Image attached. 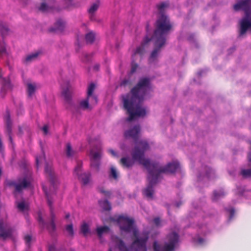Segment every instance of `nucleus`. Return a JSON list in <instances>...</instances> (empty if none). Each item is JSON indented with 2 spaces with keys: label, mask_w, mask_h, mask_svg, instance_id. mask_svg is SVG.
<instances>
[{
  "label": "nucleus",
  "mask_w": 251,
  "mask_h": 251,
  "mask_svg": "<svg viewBox=\"0 0 251 251\" xmlns=\"http://www.w3.org/2000/svg\"><path fill=\"white\" fill-rule=\"evenodd\" d=\"M1 170L0 169V176L1 175Z\"/></svg>",
  "instance_id": "obj_59"
},
{
  "label": "nucleus",
  "mask_w": 251,
  "mask_h": 251,
  "mask_svg": "<svg viewBox=\"0 0 251 251\" xmlns=\"http://www.w3.org/2000/svg\"><path fill=\"white\" fill-rule=\"evenodd\" d=\"M6 48L4 44L0 45V55L6 53Z\"/></svg>",
  "instance_id": "obj_41"
},
{
  "label": "nucleus",
  "mask_w": 251,
  "mask_h": 251,
  "mask_svg": "<svg viewBox=\"0 0 251 251\" xmlns=\"http://www.w3.org/2000/svg\"><path fill=\"white\" fill-rule=\"evenodd\" d=\"M198 243H199L200 244H202V243H203V242H204V240H203V239H202V238H199L198 239Z\"/></svg>",
  "instance_id": "obj_51"
},
{
  "label": "nucleus",
  "mask_w": 251,
  "mask_h": 251,
  "mask_svg": "<svg viewBox=\"0 0 251 251\" xmlns=\"http://www.w3.org/2000/svg\"><path fill=\"white\" fill-rule=\"evenodd\" d=\"M235 11L243 10L247 17L251 14V0H241L233 5Z\"/></svg>",
  "instance_id": "obj_10"
},
{
  "label": "nucleus",
  "mask_w": 251,
  "mask_h": 251,
  "mask_svg": "<svg viewBox=\"0 0 251 251\" xmlns=\"http://www.w3.org/2000/svg\"><path fill=\"white\" fill-rule=\"evenodd\" d=\"M172 28V25L170 19L165 14H162L158 17L152 37V39L154 41V49L150 55V62H152L156 59L161 48L165 45L167 36Z\"/></svg>",
  "instance_id": "obj_3"
},
{
  "label": "nucleus",
  "mask_w": 251,
  "mask_h": 251,
  "mask_svg": "<svg viewBox=\"0 0 251 251\" xmlns=\"http://www.w3.org/2000/svg\"><path fill=\"white\" fill-rule=\"evenodd\" d=\"M151 169L154 173L160 178L161 173H174L179 168V164L177 162H173L168 163L166 166H161L158 162H150Z\"/></svg>",
  "instance_id": "obj_7"
},
{
  "label": "nucleus",
  "mask_w": 251,
  "mask_h": 251,
  "mask_svg": "<svg viewBox=\"0 0 251 251\" xmlns=\"http://www.w3.org/2000/svg\"><path fill=\"white\" fill-rule=\"evenodd\" d=\"M120 164L124 167L129 168L134 164V161L129 157H123L120 160Z\"/></svg>",
  "instance_id": "obj_22"
},
{
  "label": "nucleus",
  "mask_w": 251,
  "mask_h": 251,
  "mask_svg": "<svg viewBox=\"0 0 251 251\" xmlns=\"http://www.w3.org/2000/svg\"><path fill=\"white\" fill-rule=\"evenodd\" d=\"M87 60H88V59H86L85 60H84V61H87Z\"/></svg>",
  "instance_id": "obj_60"
},
{
  "label": "nucleus",
  "mask_w": 251,
  "mask_h": 251,
  "mask_svg": "<svg viewBox=\"0 0 251 251\" xmlns=\"http://www.w3.org/2000/svg\"><path fill=\"white\" fill-rule=\"evenodd\" d=\"M95 89V85L93 83L90 84L88 87L87 97L91 99L90 102L92 104L96 105L98 102V98L97 96L93 95Z\"/></svg>",
  "instance_id": "obj_15"
},
{
  "label": "nucleus",
  "mask_w": 251,
  "mask_h": 251,
  "mask_svg": "<svg viewBox=\"0 0 251 251\" xmlns=\"http://www.w3.org/2000/svg\"><path fill=\"white\" fill-rule=\"evenodd\" d=\"M169 6V3L167 2H162L157 5V8L159 12L160 15L164 14L165 9Z\"/></svg>",
  "instance_id": "obj_28"
},
{
  "label": "nucleus",
  "mask_w": 251,
  "mask_h": 251,
  "mask_svg": "<svg viewBox=\"0 0 251 251\" xmlns=\"http://www.w3.org/2000/svg\"><path fill=\"white\" fill-rule=\"evenodd\" d=\"M43 189L46 196L48 204L50 206L51 219L50 223V225H48L45 222L44 220L42 218V213L41 211H39L38 212L37 220L41 228H44L46 227L50 232H54L56 229V226L55 224V215L53 212V209L52 207V201H51V200L50 198L49 194L47 192V188L44 186H43Z\"/></svg>",
  "instance_id": "obj_5"
},
{
  "label": "nucleus",
  "mask_w": 251,
  "mask_h": 251,
  "mask_svg": "<svg viewBox=\"0 0 251 251\" xmlns=\"http://www.w3.org/2000/svg\"><path fill=\"white\" fill-rule=\"evenodd\" d=\"M48 126L47 125H45L42 127V130L45 135L47 134L48 132Z\"/></svg>",
  "instance_id": "obj_46"
},
{
  "label": "nucleus",
  "mask_w": 251,
  "mask_h": 251,
  "mask_svg": "<svg viewBox=\"0 0 251 251\" xmlns=\"http://www.w3.org/2000/svg\"><path fill=\"white\" fill-rule=\"evenodd\" d=\"M117 222L121 231L126 233L132 231L135 238L129 247L126 246L124 241L121 239L116 238V244L120 251H147L146 243L149 239L148 232H143L139 236V231L134 225V220L127 216H120L117 219Z\"/></svg>",
  "instance_id": "obj_2"
},
{
  "label": "nucleus",
  "mask_w": 251,
  "mask_h": 251,
  "mask_svg": "<svg viewBox=\"0 0 251 251\" xmlns=\"http://www.w3.org/2000/svg\"><path fill=\"white\" fill-rule=\"evenodd\" d=\"M226 195V193L223 189H221L219 191H214L213 192V196L212 200L213 201H217L221 198L224 197Z\"/></svg>",
  "instance_id": "obj_25"
},
{
  "label": "nucleus",
  "mask_w": 251,
  "mask_h": 251,
  "mask_svg": "<svg viewBox=\"0 0 251 251\" xmlns=\"http://www.w3.org/2000/svg\"><path fill=\"white\" fill-rule=\"evenodd\" d=\"M101 156V153L100 151L97 152L91 151V167L96 172H98L100 170Z\"/></svg>",
  "instance_id": "obj_11"
},
{
  "label": "nucleus",
  "mask_w": 251,
  "mask_h": 251,
  "mask_svg": "<svg viewBox=\"0 0 251 251\" xmlns=\"http://www.w3.org/2000/svg\"><path fill=\"white\" fill-rule=\"evenodd\" d=\"M160 222H161L160 219L158 217L155 218L153 219V223H154V225H155V226H160Z\"/></svg>",
  "instance_id": "obj_44"
},
{
  "label": "nucleus",
  "mask_w": 251,
  "mask_h": 251,
  "mask_svg": "<svg viewBox=\"0 0 251 251\" xmlns=\"http://www.w3.org/2000/svg\"><path fill=\"white\" fill-rule=\"evenodd\" d=\"M17 207L20 211H23L27 209L28 205H26L24 201H22L18 203Z\"/></svg>",
  "instance_id": "obj_37"
},
{
  "label": "nucleus",
  "mask_w": 251,
  "mask_h": 251,
  "mask_svg": "<svg viewBox=\"0 0 251 251\" xmlns=\"http://www.w3.org/2000/svg\"><path fill=\"white\" fill-rule=\"evenodd\" d=\"M99 6V4L98 3H93L90 8L88 9V12L89 14H93L95 12H96Z\"/></svg>",
  "instance_id": "obj_36"
},
{
  "label": "nucleus",
  "mask_w": 251,
  "mask_h": 251,
  "mask_svg": "<svg viewBox=\"0 0 251 251\" xmlns=\"http://www.w3.org/2000/svg\"><path fill=\"white\" fill-rule=\"evenodd\" d=\"M229 212L230 214L229 218L232 219L234 215L235 210L233 208H231L229 210Z\"/></svg>",
  "instance_id": "obj_45"
},
{
  "label": "nucleus",
  "mask_w": 251,
  "mask_h": 251,
  "mask_svg": "<svg viewBox=\"0 0 251 251\" xmlns=\"http://www.w3.org/2000/svg\"><path fill=\"white\" fill-rule=\"evenodd\" d=\"M138 65L136 63H134L133 62L131 64V73L132 74L135 73L138 68Z\"/></svg>",
  "instance_id": "obj_43"
},
{
  "label": "nucleus",
  "mask_w": 251,
  "mask_h": 251,
  "mask_svg": "<svg viewBox=\"0 0 251 251\" xmlns=\"http://www.w3.org/2000/svg\"><path fill=\"white\" fill-rule=\"evenodd\" d=\"M91 100V99L86 97L85 99L80 101L79 103V108L84 110L88 109L91 110L92 108V106L94 105L92 104L91 102L90 104H89V101H90Z\"/></svg>",
  "instance_id": "obj_18"
},
{
  "label": "nucleus",
  "mask_w": 251,
  "mask_h": 251,
  "mask_svg": "<svg viewBox=\"0 0 251 251\" xmlns=\"http://www.w3.org/2000/svg\"><path fill=\"white\" fill-rule=\"evenodd\" d=\"M77 176L83 184L85 185L90 181L91 174L90 173H85L79 175Z\"/></svg>",
  "instance_id": "obj_23"
},
{
  "label": "nucleus",
  "mask_w": 251,
  "mask_h": 251,
  "mask_svg": "<svg viewBox=\"0 0 251 251\" xmlns=\"http://www.w3.org/2000/svg\"><path fill=\"white\" fill-rule=\"evenodd\" d=\"M208 169L209 172H208V171H207V172H206V175H207L208 176H209V175H210V173H212L213 171H212V170L211 168H208Z\"/></svg>",
  "instance_id": "obj_50"
},
{
  "label": "nucleus",
  "mask_w": 251,
  "mask_h": 251,
  "mask_svg": "<svg viewBox=\"0 0 251 251\" xmlns=\"http://www.w3.org/2000/svg\"><path fill=\"white\" fill-rule=\"evenodd\" d=\"M99 65H96L94 66V69L96 70V71H98L99 69Z\"/></svg>",
  "instance_id": "obj_53"
},
{
  "label": "nucleus",
  "mask_w": 251,
  "mask_h": 251,
  "mask_svg": "<svg viewBox=\"0 0 251 251\" xmlns=\"http://www.w3.org/2000/svg\"><path fill=\"white\" fill-rule=\"evenodd\" d=\"M7 186L11 187H14L15 189L13 192L14 195L16 196L17 193H21L24 189L28 187L30 185V182L28 181L26 177L19 178L17 181L7 180L5 181Z\"/></svg>",
  "instance_id": "obj_9"
},
{
  "label": "nucleus",
  "mask_w": 251,
  "mask_h": 251,
  "mask_svg": "<svg viewBox=\"0 0 251 251\" xmlns=\"http://www.w3.org/2000/svg\"><path fill=\"white\" fill-rule=\"evenodd\" d=\"M89 56V55L88 54H85V57L86 58H87Z\"/></svg>",
  "instance_id": "obj_58"
},
{
  "label": "nucleus",
  "mask_w": 251,
  "mask_h": 251,
  "mask_svg": "<svg viewBox=\"0 0 251 251\" xmlns=\"http://www.w3.org/2000/svg\"><path fill=\"white\" fill-rule=\"evenodd\" d=\"M72 92V88L69 84H67L66 88H63L62 95L65 100L69 101L71 100Z\"/></svg>",
  "instance_id": "obj_21"
},
{
  "label": "nucleus",
  "mask_w": 251,
  "mask_h": 251,
  "mask_svg": "<svg viewBox=\"0 0 251 251\" xmlns=\"http://www.w3.org/2000/svg\"><path fill=\"white\" fill-rule=\"evenodd\" d=\"M36 166L38 167L39 164V158H38V157H36Z\"/></svg>",
  "instance_id": "obj_52"
},
{
  "label": "nucleus",
  "mask_w": 251,
  "mask_h": 251,
  "mask_svg": "<svg viewBox=\"0 0 251 251\" xmlns=\"http://www.w3.org/2000/svg\"><path fill=\"white\" fill-rule=\"evenodd\" d=\"M70 214L69 213H67L66 215H65V218L66 219H68L69 217H70Z\"/></svg>",
  "instance_id": "obj_54"
},
{
  "label": "nucleus",
  "mask_w": 251,
  "mask_h": 251,
  "mask_svg": "<svg viewBox=\"0 0 251 251\" xmlns=\"http://www.w3.org/2000/svg\"><path fill=\"white\" fill-rule=\"evenodd\" d=\"M95 39V34L92 32H89L85 35V40L87 44H92L94 42Z\"/></svg>",
  "instance_id": "obj_30"
},
{
  "label": "nucleus",
  "mask_w": 251,
  "mask_h": 251,
  "mask_svg": "<svg viewBox=\"0 0 251 251\" xmlns=\"http://www.w3.org/2000/svg\"><path fill=\"white\" fill-rule=\"evenodd\" d=\"M82 166V162L80 161H78L77 163V165L75 167V170H74V174L77 176H79V175H80V173L81 172Z\"/></svg>",
  "instance_id": "obj_35"
},
{
  "label": "nucleus",
  "mask_w": 251,
  "mask_h": 251,
  "mask_svg": "<svg viewBox=\"0 0 251 251\" xmlns=\"http://www.w3.org/2000/svg\"><path fill=\"white\" fill-rule=\"evenodd\" d=\"M45 172L47 177L49 179L51 185L54 186L55 184L56 177L54 172L52 169L51 166L48 164H46L45 168Z\"/></svg>",
  "instance_id": "obj_16"
},
{
  "label": "nucleus",
  "mask_w": 251,
  "mask_h": 251,
  "mask_svg": "<svg viewBox=\"0 0 251 251\" xmlns=\"http://www.w3.org/2000/svg\"><path fill=\"white\" fill-rule=\"evenodd\" d=\"M129 82V81L128 80V79H124L123 80L121 83V86H126V85Z\"/></svg>",
  "instance_id": "obj_47"
},
{
  "label": "nucleus",
  "mask_w": 251,
  "mask_h": 251,
  "mask_svg": "<svg viewBox=\"0 0 251 251\" xmlns=\"http://www.w3.org/2000/svg\"><path fill=\"white\" fill-rule=\"evenodd\" d=\"M141 145H143V149L140 150L139 147L137 146L132 153V159L144 166L148 172L147 178L149 183L147 187L143 191V193L148 198L152 199L154 193L153 187L158 182L159 178L151 169L150 159L144 157L145 151L148 148V144L147 143L142 142Z\"/></svg>",
  "instance_id": "obj_4"
},
{
  "label": "nucleus",
  "mask_w": 251,
  "mask_h": 251,
  "mask_svg": "<svg viewBox=\"0 0 251 251\" xmlns=\"http://www.w3.org/2000/svg\"><path fill=\"white\" fill-rule=\"evenodd\" d=\"M109 177L113 178L115 180H117L118 178V174L116 171V169L114 167H111L110 168Z\"/></svg>",
  "instance_id": "obj_32"
},
{
  "label": "nucleus",
  "mask_w": 251,
  "mask_h": 251,
  "mask_svg": "<svg viewBox=\"0 0 251 251\" xmlns=\"http://www.w3.org/2000/svg\"><path fill=\"white\" fill-rule=\"evenodd\" d=\"M9 31V29L7 25L3 23L2 22H0V32L1 33V36L4 37L6 35Z\"/></svg>",
  "instance_id": "obj_29"
},
{
  "label": "nucleus",
  "mask_w": 251,
  "mask_h": 251,
  "mask_svg": "<svg viewBox=\"0 0 251 251\" xmlns=\"http://www.w3.org/2000/svg\"><path fill=\"white\" fill-rule=\"evenodd\" d=\"M4 120L6 124V132L8 136V138L10 142L13 145V141L12 138V123L10 120V114L8 112H7L6 115L4 118Z\"/></svg>",
  "instance_id": "obj_14"
},
{
  "label": "nucleus",
  "mask_w": 251,
  "mask_h": 251,
  "mask_svg": "<svg viewBox=\"0 0 251 251\" xmlns=\"http://www.w3.org/2000/svg\"><path fill=\"white\" fill-rule=\"evenodd\" d=\"M41 53L40 51H35L34 52H32L27 56H26L25 58L23 59V62L25 64H28L32 61L35 60L39 55Z\"/></svg>",
  "instance_id": "obj_19"
},
{
  "label": "nucleus",
  "mask_w": 251,
  "mask_h": 251,
  "mask_svg": "<svg viewBox=\"0 0 251 251\" xmlns=\"http://www.w3.org/2000/svg\"><path fill=\"white\" fill-rule=\"evenodd\" d=\"M19 132L21 133L22 132V128L21 127H19Z\"/></svg>",
  "instance_id": "obj_56"
},
{
  "label": "nucleus",
  "mask_w": 251,
  "mask_h": 251,
  "mask_svg": "<svg viewBox=\"0 0 251 251\" xmlns=\"http://www.w3.org/2000/svg\"><path fill=\"white\" fill-rule=\"evenodd\" d=\"M141 131V127L140 126L138 125L134 126L132 128L126 130L125 132L124 135L126 138H131L133 139L134 141L136 142L135 146L134 148V149L132 151V152L131 153V155L132 156V153L135 150V148L137 146L139 147V149L140 150H142L143 149V145H141V143L142 142H145L147 143V144L148 145V149L146 150L145 152L148 150L149 149V145L148 144V143L145 141V140H141L139 141H137V140L138 139L139 134Z\"/></svg>",
  "instance_id": "obj_8"
},
{
  "label": "nucleus",
  "mask_w": 251,
  "mask_h": 251,
  "mask_svg": "<svg viewBox=\"0 0 251 251\" xmlns=\"http://www.w3.org/2000/svg\"><path fill=\"white\" fill-rule=\"evenodd\" d=\"M108 152L110 153L113 156H116L117 155V154L115 152V151L112 149H109L108 150Z\"/></svg>",
  "instance_id": "obj_48"
},
{
  "label": "nucleus",
  "mask_w": 251,
  "mask_h": 251,
  "mask_svg": "<svg viewBox=\"0 0 251 251\" xmlns=\"http://www.w3.org/2000/svg\"><path fill=\"white\" fill-rule=\"evenodd\" d=\"M11 89V84L8 79H3L2 85L1 87V91H5L7 89Z\"/></svg>",
  "instance_id": "obj_31"
},
{
  "label": "nucleus",
  "mask_w": 251,
  "mask_h": 251,
  "mask_svg": "<svg viewBox=\"0 0 251 251\" xmlns=\"http://www.w3.org/2000/svg\"><path fill=\"white\" fill-rule=\"evenodd\" d=\"M36 89L35 84L28 83L27 84V92L28 97H31L34 93Z\"/></svg>",
  "instance_id": "obj_27"
},
{
  "label": "nucleus",
  "mask_w": 251,
  "mask_h": 251,
  "mask_svg": "<svg viewBox=\"0 0 251 251\" xmlns=\"http://www.w3.org/2000/svg\"><path fill=\"white\" fill-rule=\"evenodd\" d=\"M108 251H113L112 248H109Z\"/></svg>",
  "instance_id": "obj_57"
},
{
  "label": "nucleus",
  "mask_w": 251,
  "mask_h": 251,
  "mask_svg": "<svg viewBox=\"0 0 251 251\" xmlns=\"http://www.w3.org/2000/svg\"><path fill=\"white\" fill-rule=\"evenodd\" d=\"M49 251H55V249L53 246L49 247Z\"/></svg>",
  "instance_id": "obj_49"
},
{
  "label": "nucleus",
  "mask_w": 251,
  "mask_h": 251,
  "mask_svg": "<svg viewBox=\"0 0 251 251\" xmlns=\"http://www.w3.org/2000/svg\"><path fill=\"white\" fill-rule=\"evenodd\" d=\"M66 229L70 236H74V232L73 229V226L72 224L67 225L66 226Z\"/></svg>",
  "instance_id": "obj_38"
},
{
  "label": "nucleus",
  "mask_w": 251,
  "mask_h": 251,
  "mask_svg": "<svg viewBox=\"0 0 251 251\" xmlns=\"http://www.w3.org/2000/svg\"><path fill=\"white\" fill-rule=\"evenodd\" d=\"M109 230V228L108 226H104L98 227L97 228V232L98 236L100 237L103 233L108 232Z\"/></svg>",
  "instance_id": "obj_33"
},
{
  "label": "nucleus",
  "mask_w": 251,
  "mask_h": 251,
  "mask_svg": "<svg viewBox=\"0 0 251 251\" xmlns=\"http://www.w3.org/2000/svg\"><path fill=\"white\" fill-rule=\"evenodd\" d=\"M81 232L84 236L89 232V227L87 224L84 223L80 227Z\"/></svg>",
  "instance_id": "obj_34"
},
{
  "label": "nucleus",
  "mask_w": 251,
  "mask_h": 251,
  "mask_svg": "<svg viewBox=\"0 0 251 251\" xmlns=\"http://www.w3.org/2000/svg\"><path fill=\"white\" fill-rule=\"evenodd\" d=\"M49 8V7L48 5L46 3L43 2L39 7V10L42 12H45L47 11Z\"/></svg>",
  "instance_id": "obj_39"
},
{
  "label": "nucleus",
  "mask_w": 251,
  "mask_h": 251,
  "mask_svg": "<svg viewBox=\"0 0 251 251\" xmlns=\"http://www.w3.org/2000/svg\"><path fill=\"white\" fill-rule=\"evenodd\" d=\"M65 153L68 158L73 157L75 154V151L73 149L70 143H68L66 146Z\"/></svg>",
  "instance_id": "obj_24"
},
{
  "label": "nucleus",
  "mask_w": 251,
  "mask_h": 251,
  "mask_svg": "<svg viewBox=\"0 0 251 251\" xmlns=\"http://www.w3.org/2000/svg\"><path fill=\"white\" fill-rule=\"evenodd\" d=\"M181 203H177L176 204V206L177 207H179L180 206V205H181Z\"/></svg>",
  "instance_id": "obj_55"
},
{
  "label": "nucleus",
  "mask_w": 251,
  "mask_h": 251,
  "mask_svg": "<svg viewBox=\"0 0 251 251\" xmlns=\"http://www.w3.org/2000/svg\"><path fill=\"white\" fill-rule=\"evenodd\" d=\"M12 233V229L7 225L4 226L2 220H0V238L5 240L10 237Z\"/></svg>",
  "instance_id": "obj_13"
},
{
  "label": "nucleus",
  "mask_w": 251,
  "mask_h": 251,
  "mask_svg": "<svg viewBox=\"0 0 251 251\" xmlns=\"http://www.w3.org/2000/svg\"><path fill=\"white\" fill-rule=\"evenodd\" d=\"M249 17L243 18L240 21V29L239 37L245 34L248 29L251 28V22L248 20Z\"/></svg>",
  "instance_id": "obj_12"
},
{
  "label": "nucleus",
  "mask_w": 251,
  "mask_h": 251,
  "mask_svg": "<svg viewBox=\"0 0 251 251\" xmlns=\"http://www.w3.org/2000/svg\"><path fill=\"white\" fill-rule=\"evenodd\" d=\"M151 39L149 38L148 37L146 36L144 40H143V42L141 44V45L139 47H138L135 52L134 54H143L145 51V48L147 46V45L149 44V43L151 41Z\"/></svg>",
  "instance_id": "obj_17"
},
{
  "label": "nucleus",
  "mask_w": 251,
  "mask_h": 251,
  "mask_svg": "<svg viewBox=\"0 0 251 251\" xmlns=\"http://www.w3.org/2000/svg\"><path fill=\"white\" fill-rule=\"evenodd\" d=\"M24 239L25 243L28 246H29L30 242L31 241V236L30 235H26L25 236Z\"/></svg>",
  "instance_id": "obj_40"
},
{
  "label": "nucleus",
  "mask_w": 251,
  "mask_h": 251,
  "mask_svg": "<svg viewBox=\"0 0 251 251\" xmlns=\"http://www.w3.org/2000/svg\"><path fill=\"white\" fill-rule=\"evenodd\" d=\"M99 203L100 207L105 211H109L111 209V204L107 200L99 201Z\"/></svg>",
  "instance_id": "obj_26"
},
{
  "label": "nucleus",
  "mask_w": 251,
  "mask_h": 251,
  "mask_svg": "<svg viewBox=\"0 0 251 251\" xmlns=\"http://www.w3.org/2000/svg\"><path fill=\"white\" fill-rule=\"evenodd\" d=\"M100 192L103 194L107 197H109L111 195V192L110 191H106L103 188L100 189Z\"/></svg>",
  "instance_id": "obj_42"
},
{
  "label": "nucleus",
  "mask_w": 251,
  "mask_h": 251,
  "mask_svg": "<svg viewBox=\"0 0 251 251\" xmlns=\"http://www.w3.org/2000/svg\"><path fill=\"white\" fill-rule=\"evenodd\" d=\"M167 241L165 242L162 248L155 241L153 248L154 251H174L179 240V236L176 233L173 232L169 234L166 237Z\"/></svg>",
  "instance_id": "obj_6"
},
{
  "label": "nucleus",
  "mask_w": 251,
  "mask_h": 251,
  "mask_svg": "<svg viewBox=\"0 0 251 251\" xmlns=\"http://www.w3.org/2000/svg\"><path fill=\"white\" fill-rule=\"evenodd\" d=\"M65 27V23L62 20H58L56 21L55 24L54 28H50V32H55V31H62Z\"/></svg>",
  "instance_id": "obj_20"
},
{
  "label": "nucleus",
  "mask_w": 251,
  "mask_h": 251,
  "mask_svg": "<svg viewBox=\"0 0 251 251\" xmlns=\"http://www.w3.org/2000/svg\"><path fill=\"white\" fill-rule=\"evenodd\" d=\"M150 84L149 78H142L129 93L123 96L124 107L129 114L126 119L127 121H131L137 117H143L146 115V109L142 107L141 104Z\"/></svg>",
  "instance_id": "obj_1"
}]
</instances>
